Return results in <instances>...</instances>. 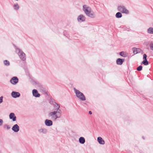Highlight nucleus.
<instances>
[{"label": "nucleus", "mask_w": 153, "mask_h": 153, "mask_svg": "<svg viewBox=\"0 0 153 153\" xmlns=\"http://www.w3.org/2000/svg\"><path fill=\"white\" fill-rule=\"evenodd\" d=\"M3 97L2 96H1L0 97V104L3 102Z\"/></svg>", "instance_id": "cd10ccee"}, {"label": "nucleus", "mask_w": 153, "mask_h": 153, "mask_svg": "<svg viewBox=\"0 0 153 153\" xmlns=\"http://www.w3.org/2000/svg\"><path fill=\"white\" fill-rule=\"evenodd\" d=\"M133 53L134 54H136L138 53H140V49L138 48H132Z\"/></svg>", "instance_id": "dca6fc26"}, {"label": "nucleus", "mask_w": 153, "mask_h": 153, "mask_svg": "<svg viewBox=\"0 0 153 153\" xmlns=\"http://www.w3.org/2000/svg\"><path fill=\"white\" fill-rule=\"evenodd\" d=\"M123 59L119 58L117 59L116 61V63L118 65H121L123 64Z\"/></svg>", "instance_id": "f3484780"}, {"label": "nucleus", "mask_w": 153, "mask_h": 153, "mask_svg": "<svg viewBox=\"0 0 153 153\" xmlns=\"http://www.w3.org/2000/svg\"><path fill=\"white\" fill-rule=\"evenodd\" d=\"M79 141L80 143L83 144L85 142V139L83 137H80L79 139Z\"/></svg>", "instance_id": "a211bd4d"}, {"label": "nucleus", "mask_w": 153, "mask_h": 153, "mask_svg": "<svg viewBox=\"0 0 153 153\" xmlns=\"http://www.w3.org/2000/svg\"><path fill=\"white\" fill-rule=\"evenodd\" d=\"M4 128L7 130H9L10 128V126L7 125H4Z\"/></svg>", "instance_id": "b1692460"}, {"label": "nucleus", "mask_w": 153, "mask_h": 153, "mask_svg": "<svg viewBox=\"0 0 153 153\" xmlns=\"http://www.w3.org/2000/svg\"><path fill=\"white\" fill-rule=\"evenodd\" d=\"M85 14L88 17L92 18H94L95 16L94 13L92 10L89 11L88 13H86Z\"/></svg>", "instance_id": "0eeeda50"}, {"label": "nucleus", "mask_w": 153, "mask_h": 153, "mask_svg": "<svg viewBox=\"0 0 153 153\" xmlns=\"http://www.w3.org/2000/svg\"><path fill=\"white\" fill-rule=\"evenodd\" d=\"M11 96L13 98H16L20 96V94L18 92L13 91L11 94Z\"/></svg>", "instance_id": "1a4fd4ad"}, {"label": "nucleus", "mask_w": 153, "mask_h": 153, "mask_svg": "<svg viewBox=\"0 0 153 153\" xmlns=\"http://www.w3.org/2000/svg\"><path fill=\"white\" fill-rule=\"evenodd\" d=\"M117 10L118 11L123 13L128 14L129 13V10L123 5H119L117 7Z\"/></svg>", "instance_id": "20e7f679"}, {"label": "nucleus", "mask_w": 153, "mask_h": 153, "mask_svg": "<svg viewBox=\"0 0 153 153\" xmlns=\"http://www.w3.org/2000/svg\"><path fill=\"white\" fill-rule=\"evenodd\" d=\"M33 94V96L35 97H39L40 96V94L38 93L36 90L33 89L32 91Z\"/></svg>", "instance_id": "4468645a"}, {"label": "nucleus", "mask_w": 153, "mask_h": 153, "mask_svg": "<svg viewBox=\"0 0 153 153\" xmlns=\"http://www.w3.org/2000/svg\"><path fill=\"white\" fill-rule=\"evenodd\" d=\"M115 16L117 18H120L122 17V15L120 12H118L116 13Z\"/></svg>", "instance_id": "aec40b11"}, {"label": "nucleus", "mask_w": 153, "mask_h": 153, "mask_svg": "<svg viewBox=\"0 0 153 153\" xmlns=\"http://www.w3.org/2000/svg\"><path fill=\"white\" fill-rule=\"evenodd\" d=\"M89 114H92V113L91 112V111H89Z\"/></svg>", "instance_id": "7c9ffc66"}, {"label": "nucleus", "mask_w": 153, "mask_h": 153, "mask_svg": "<svg viewBox=\"0 0 153 153\" xmlns=\"http://www.w3.org/2000/svg\"><path fill=\"white\" fill-rule=\"evenodd\" d=\"M143 139H144V137H143Z\"/></svg>", "instance_id": "2f4dec72"}, {"label": "nucleus", "mask_w": 153, "mask_h": 153, "mask_svg": "<svg viewBox=\"0 0 153 153\" xmlns=\"http://www.w3.org/2000/svg\"><path fill=\"white\" fill-rule=\"evenodd\" d=\"M120 55L121 56L124 57H126V53L123 51L120 52Z\"/></svg>", "instance_id": "412c9836"}, {"label": "nucleus", "mask_w": 153, "mask_h": 153, "mask_svg": "<svg viewBox=\"0 0 153 153\" xmlns=\"http://www.w3.org/2000/svg\"><path fill=\"white\" fill-rule=\"evenodd\" d=\"M150 46L151 49L153 51V42H151Z\"/></svg>", "instance_id": "bb28decb"}, {"label": "nucleus", "mask_w": 153, "mask_h": 153, "mask_svg": "<svg viewBox=\"0 0 153 153\" xmlns=\"http://www.w3.org/2000/svg\"><path fill=\"white\" fill-rule=\"evenodd\" d=\"M14 9L15 10H18L19 8V6L17 4H15L14 5Z\"/></svg>", "instance_id": "4be33fe9"}, {"label": "nucleus", "mask_w": 153, "mask_h": 153, "mask_svg": "<svg viewBox=\"0 0 153 153\" xmlns=\"http://www.w3.org/2000/svg\"><path fill=\"white\" fill-rule=\"evenodd\" d=\"M85 17L83 15H80L77 18V20L78 22H84L85 20Z\"/></svg>", "instance_id": "9d476101"}, {"label": "nucleus", "mask_w": 153, "mask_h": 153, "mask_svg": "<svg viewBox=\"0 0 153 153\" xmlns=\"http://www.w3.org/2000/svg\"><path fill=\"white\" fill-rule=\"evenodd\" d=\"M16 52L18 54L20 59L22 61H24L26 60V56L25 53L23 51L19 48H16Z\"/></svg>", "instance_id": "f03ea898"}, {"label": "nucleus", "mask_w": 153, "mask_h": 153, "mask_svg": "<svg viewBox=\"0 0 153 153\" xmlns=\"http://www.w3.org/2000/svg\"><path fill=\"white\" fill-rule=\"evenodd\" d=\"M38 131L40 133L46 134L47 132V130L45 128H41L38 130Z\"/></svg>", "instance_id": "ddd939ff"}, {"label": "nucleus", "mask_w": 153, "mask_h": 153, "mask_svg": "<svg viewBox=\"0 0 153 153\" xmlns=\"http://www.w3.org/2000/svg\"><path fill=\"white\" fill-rule=\"evenodd\" d=\"M45 124L47 126H50L52 125L53 122L51 120L46 119L45 121Z\"/></svg>", "instance_id": "9b49d317"}, {"label": "nucleus", "mask_w": 153, "mask_h": 153, "mask_svg": "<svg viewBox=\"0 0 153 153\" xmlns=\"http://www.w3.org/2000/svg\"><path fill=\"white\" fill-rule=\"evenodd\" d=\"M9 118L10 119H12L13 121H15L16 120V117L14 113H11L9 115Z\"/></svg>", "instance_id": "f8f14e48"}, {"label": "nucleus", "mask_w": 153, "mask_h": 153, "mask_svg": "<svg viewBox=\"0 0 153 153\" xmlns=\"http://www.w3.org/2000/svg\"><path fill=\"white\" fill-rule=\"evenodd\" d=\"M147 32L149 34H153V28L152 27H149L147 30Z\"/></svg>", "instance_id": "6ab92c4d"}, {"label": "nucleus", "mask_w": 153, "mask_h": 153, "mask_svg": "<svg viewBox=\"0 0 153 153\" xmlns=\"http://www.w3.org/2000/svg\"><path fill=\"white\" fill-rule=\"evenodd\" d=\"M152 26H153V23Z\"/></svg>", "instance_id": "473e14b6"}, {"label": "nucleus", "mask_w": 153, "mask_h": 153, "mask_svg": "<svg viewBox=\"0 0 153 153\" xmlns=\"http://www.w3.org/2000/svg\"><path fill=\"white\" fill-rule=\"evenodd\" d=\"M146 57L147 55L146 54H144L143 55V59H144V60H147Z\"/></svg>", "instance_id": "c85d7f7f"}, {"label": "nucleus", "mask_w": 153, "mask_h": 153, "mask_svg": "<svg viewBox=\"0 0 153 153\" xmlns=\"http://www.w3.org/2000/svg\"><path fill=\"white\" fill-rule=\"evenodd\" d=\"M3 123V121L2 120L0 119V126H1Z\"/></svg>", "instance_id": "c756f323"}, {"label": "nucleus", "mask_w": 153, "mask_h": 153, "mask_svg": "<svg viewBox=\"0 0 153 153\" xmlns=\"http://www.w3.org/2000/svg\"><path fill=\"white\" fill-rule=\"evenodd\" d=\"M12 129L14 132H18L19 130V127L17 124H16L13 126Z\"/></svg>", "instance_id": "6e6552de"}, {"label": "nucleus", "mask_w": 153, "mask_h": 153, "mask_svg": "<svg viewBox=\"0 0 153 153\" xmlns=\"http://www.w3.org/2000/svg\"><path fill=\"white\" fill-rule=\"evenodd\" d=\"M142 66L141 65H140L137 68V70L138 71H140L142 70Z\"/></svg>", "instance_id": "a878e982"}, {"label": "nucleus", "mask_w": 153, "mask_h": 153, "mask_svg": "<svg viewBox=\"0 0 153 153\" xmlns=\"http://www.w3.org/2000/svg\"><path fill=\"white\" fill-rule=\"evenodd\" d=\"M74 90L76 96L78 98L82 101L85 100V97L82 93L75 88H74Z\"/></svg>", "instance_id": "7ed1b4c3"}, {"label": "nucleus", "mask_w": 153, "mask_h": 153, "mask_svg": "<svg viewBox=\"0 0 153 153\" xmlns=\"http://www.w3.org/2000/svg\"><path fill=\"white\" fill-rule=\"evenodd\" d=\"M97 140L98 143L100 144L104 145L105 144V141L101 137H98Z\"/></svg>", "instance_id": "2eb2a0df"}, {"label": "nucleus", "mask_w": 153, "mask_h": 153, "mask_svg": "<svg viewBox=\"0 0 153 153\" xmlns=\"http://www.w3.org/2000/svg\"><path fill=\"white\" fill-rule=\"evenodd\" d=\"M19 81L18 78L16 76L13 77L10 80V82L13 85L16 84Z\"/></svg>", "instance_id": "39448f33"}, {"label": "nucleus", "mask_w": 153, "mask_h": 153, "mask_svg": "<svg viewBox=\"0 0 153 153\" xmlns=\"http://www.w3.org/2000/svg\"><path fill=\"white\" fill-rule=\"evenodd\" d=\"M54 107L55 110L49 113L48 116L51 120L55 121L57 118L61 117L62 112L59 109L60 105L59 104L55 102L54 104Z\"/></svg>", "instance_id": "f257e3e1"}, {"label": "nucleus", "mask_w": 153, "mask_h": 153, "mask_svg": "<svg viewBox=\"0 0 153 153\" xmlns=\"http://www.w3.org/2000/svg\"><path fill=\"white\" fill-rule=\"evenodd\" d=\"M144 65H148L149 63L147 60H144L142 62Z\"/></svg>", "instance_id": "393cba45"}, {"label": "nucleus", "mask_w": 153, "mask_h": 153, "mask_svg": "<svg viewBox=\"0 0 153 153\" xmlns=\"http://www.w3.org/2000/svg\"><path fill=\"white\" fill-rule=\"evenodd\" d=\"M91 10V8L88 6L84 5L83 7V10L85 14L86 13H88L89 11H90Z\"/></svg>", "instance_id": "423d86ee"}, {"label": "nucleus", "mask_w": 153, "mask_h": 153, "mask_svg": "<svg viewBox=\"0 0 153 153\" xmlns=\"http://www.w3.org/2000/svg\"><path fill=\"white\" fill-rule=\"evenodd\" d=\"M4 64L6 66H8L10 65V62L7 60H5L4 61Z\"/></svg>", "instance_id": "5701e85b"}]
</instances>
